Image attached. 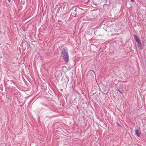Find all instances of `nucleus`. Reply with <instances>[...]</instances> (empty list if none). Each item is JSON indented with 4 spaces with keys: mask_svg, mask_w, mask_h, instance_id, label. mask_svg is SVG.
I'll list each match as a JSON object with an SVG mask.
<instances>
[{
    "mask_svg": "<svg viewBox=\"0 0 146 146\" xmlns=\"http://www.w3.org/2000/svg\"><path fill=\"white\" fill-rule=\"evenodd\" d=\"M62 53L64 60L66 62H68L69 60V56L68 54L67 48L66 47L64 48L62 50Z\"/></svg>",
    "mask_w": 146,
    "mask_h": 146,
    "instance_id": "obj_1",
    "label": "nucleus"
},
{
    "mask_svg": "<svg viewBox=\"0 0 146 146\" xmlns=\"http://www.w3.org/2000/svg\"><path fill=\"white\" fill-rule=\"evenodd\" d=\"M118 89L119 92L121 94H123L124 93V90L121 87H119Z\"/></svg>",
    "mask_w": 146,
    "mask_h": 146,
    "instance_id": "obj_2",
    "label": "nucleus"
},
{
    "mask_svg": "<svg viewBox=\"0 0 146 146\" xmlns=\"http://www.w3.org/2000/svg\"><path fill=\"white\" fill-rule=\"evenodd\" d=\"M135 134L139 137L140 136L141 133L138 129L136 130L135 131Z\"/></svg>",
    "mask_w": 146,
    "mask_h": 146,
    "instance_id": "obj_3",
    "label": "nucleus"
},
{
    "mask_svg": "<svg viewBox=\"0 0 146 146\" xmlns=\"http://www.w3.org/2000/svg\"><path fill=\"white\" fill-rule=\"evenodd\" d=\"M76 9L74 11L73 13H72L71 14V15H72V16H75L76 14L77 13H76Z\"/></svg>",
    "mask_w": 146,
    "mask_h": 146,
    "instance_id": "obj_4",
    "label": "nucleus"
},
{
    "mask_svg": "<svg viewBox=\"0 0 146 146\" xmlns=\"http://www.w3.org/2000/svg\"><path fill=\"white\" fill-rule=\"evenodd\" d=\"M133 36L134 39L135 40H136L138 38L137 37V36L135 35H133Z\"/></svg>",
    "mask_w": 146,
    "mask_h": 146,
    "instance_id": "obj_5",
    "label": "nucleus"
},
{
    "mask_svg": "<svg viewBox=\"0 0 146 146\" xmlns=\"http://www.w3.org/2000/svg\"><path fill=\"white\" fill-rule=\"evenodd\" d=\"M0 146H6V145L5 143H3L0 145Z\"/></svg>",
    "mask_w": 146,
    "mask_h": 146,
    "instance_id": "obj_6",
    "label": "nucleus"
},
{
    "mask_svg": "<svg viewBox=\"0 0 146 146\" xmlns=\"http://www.w3.org/2000/svg\"><path fill=\"white\" fill-rule=\"evenodd\" d=\"M138 44H141V42L140 40H139L137 42Z\"/></svg>",
    "mask_w": 146,
    "mask_h": 146,
    "instance_id": "obj_7",
    "label": "nucleus"
},
{
    "mask_svg": "<svg viewBox=\"0 0 146 146\" xmlns=\"http://www.w3.org/2000/svg\"><path fill=\"white\" fill-rule=\"evenodd\" d=\"M138 45H139V46H140V47H142V46H141L142 44H141H141H138Z\"/></svg>",
    "mask_w": 146,
    "mask_h": 146,
    "instance_id": "obj_8",
    "label": "nucleus"
},
{
    "mask_svg": "<svg viewBox=\"0 0 146 146\" xmlns=\"http://www.w3.org/2000/svg\"><path fill=\"white\" fill-rule=\"evenodd\" d=\"M139 40H139V39L138 38V39H137V40H136L135 41H136L137 42L138 41H139Z\"/></svg>",
    "mask_w": 146,
    "mask_h": 146,
    "instance_id": "obj_9",
    "label": "nucleus"
},
{
    "mask_svg": "<svg viewBox=\"0 0 146 146\" xmlns=\"http://www.w3.org/2000/svg\"><path fill=\"white\" fill-rule=\"evenodd\" d=\"M116 123L117 124V125L119 126H120V125L118 123Z\"/></svg>",
    "mask_w": 146,
    "mask_h": 146,
    "instance_id": "obj_10",
    "label": "nucleus"
},
{
    "mask_svg": "<svg viewBox=\"0 0 146 146\" xmlns=\"http://www.w3.org/2000/svg\"><path fill=\"white\" fill-rule=\"evenodd\" d=\"M132 2H134V0H130Z\"/></svg>",
    "mask_w": 146,
    "mask_h": 146,
    "instance_id": "obj_11",
    "label": "nucleus"
},
{
    "mask_svg": "<svg viewBox=\"0 0 146 146\" xmlns=\"http://www.w3.org/2000/svg\"><path fill=\"white\" fill-rule=\"evenodd\" d=\"M9 2H10L11 1V0H8Z\"/></svg>",
    "mask_w": 146,
    "mask_h": 146,
    "instance_id": "obj_12",
    "label": "nucleus"
},
{
    "mask_svg": "<svg viewBox=\"0 0 146 146\" xmlns=\"http://www.w3.org/2000/svg\"><path fill=\"white\" fill-rule=\"evenodd\" d=\"M90 72H92V71H90Z\"/></svg>",
    "mask_w": 146,
    "mask_h": 146,
    "instance_id": "obj_13",
    "label": "nucleus"
}]
</instances>
